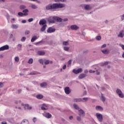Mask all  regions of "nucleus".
Here are the masks:
<instances>
[{"mask_svg":"<svg viewBox=\"0 0 124 124\" xmlns=\"http://www.w3.org/2000/svg\"><path fill=\"white\" fill-rule=\"evenodd\" d=\"M65 7V4L63 3H50L46 6V10H51V11H55L56 9H58V8H63Z\"/></svg>","mask_w":124,"mask_h":124,"instance_id":"nucleus-1","label":"nucleus"},{"mask_svg":"<svg viewBox=\"0 0 124 124\" xmlns=\"http://www.w3.org/2000/svg\"><path fill=\"white\" fill-rule=\"evenodd\" d=\"M116 93L119 96V97H120V98H124V94L121 89H117L116 90Z\"/></svg>","mask_w":124,"mask_h":124,"instance_id":"nucleus-2","label":"nucleus"},{"mask_svg":"<svg viewBox=\"0 0 124 124\" xmlns=\"http://www.w3.org/2000/svg\"><path fill=\"white\" fill-rule=\"evenodd\" d=\"M96 117L98 119V121L101 123L103 120V115L100 113H96Z\"/></svg>","mask_w":124,"mask_h":124,"instance_id":"nucleus-3","label":"nucleus"},{"mask_svg":"<svg viewBox=\"0 0 124 124\" xmlns=\"http://www.w3.org/2000/svg\"><path fill=\"white\" fill-rule=\"evenodd\" d=\"M72 72L75 74H79V73H82V72H83V69L81 68L77 70L74 69L73 70Z\"/></svg>","mask_w":124,"mask_h":124,"instance_id":"nucleus-4","label":"nucleus"},{"mask_svg":"<svg viewBox=\"0 0 124 124\" xmlns=\"http://www.w3.org/2000/svg\"><path fill=\"white\" fill-rule=\"evenodd\" d=\"M47 21L45 19H43L40 20L39 24L40 26H45L46 25Z\"/></svg>","mask_w":124,"mask_h":124,"instance_id":"nucleus-5","label":"nucleus"},{"mask_svg":"<svg viewBox=\"0 0 124 124\" xmlns=\"http://www.w3.org/2000/svg\"><path fill=\"white\" fill-rule=\"evenodd\" d=\"M9 46L7 45H6L0 47V51H5V50H9Z\"/></svg>","mask_w":124,"mask_h":124,"instance_id":"nucleus-6","label":"nucleus"},{"mask_svg":"<svg viewBox=\"0 0 124 124\" xmlns=\"http://www.w3.org/2000/svg\"><path fill=\"white\" fill-rule=\"evenodd\" d=\"M55 31H56V29L53 28V27H49L47 30L48 33H52V32H55Z\"/></svg>","mask_w":124,"mask_h":124,"instance_id":"nucleus-7","label":"nucleus"},{"mask_svg":"<svg viewBox=\"0 0 124 124\" xmlns=\"http://www.w3.org/2000/svg\"><path fill=\"white\" fill-rule=\"evenodd\" d=\"M70 29L72 31H77L79 30V27L76 25H73L70 26Z\"/></svg>","mask_w":124,"mask_h":124,"instance_id":"nucleus-8","label":"nucleus"},{"mask_svg":"<svg viewBox=\"0 0 124 124\" xmlns=\"http://www.w3.org/2000/svg\"><path fill=\"white\" fill-rule=\"evenodd\" d=\"M78 115L80 117H85V111L83 109H78Z\"/></svg>","mask_w":124,"mask_h":124,"instance_id":"nucleus-9","label":"nucleus"},{"mask_svg":"<svg viewBox=\"0 0 124 124\" xmlns=\"http://www.w3.org/2000/svg\"><path fill=\"white\" fill-rule=\"evenodd\" d=\"M64 92L66 94H69L71 93V90L69 87H66L64 88Z\"/></svg>","mask_w":124,"mask_h":124,"instance_id":"nucleus-10","label":"nucleus"},{"mask_svg":"<svg viewBox=\"0 0 124 124\" xmlns=\"http://www.w3.org/2000/svg\"><path fill=\"white\" fill-rule=\"evenodd\" d=\"M53 19L55 20V21H56V22H58L59 23H60V22H62V19L61 17H59L58 16H53Z\"/></svg>","mask_w":124,"mask_h":124,"instance_id":"nucleus-11","label":"nucleus"},{"mask_svg":"<svg viewBox=\"0 0 124 124\" xmlns=\"http://www.w3.org/2000/svg\"><path fill=\"white\" fill-rule=\"evenodd\" d=\"M101 52L103 54H105V55H108V54H109V53H110V50H109V49L107 48L106 49L102 50Z\"/></svg>","mask_w":124,"mask_h":124,"instance_id":"nucleus-12","label":"nucleus"},{"mask_svg":"<svg viewBox=\"0 0 124 124\" xmlns=\"http://www.w3.org/2000/svg\"><path fill=\"white\" fill-rule=\"evenodd\" d=\"M44 116L47 119H51L52 118V115L49 113H45L44 114Z\"/></svg>","mask_w":124,"mask_h":124,"instance_id":"nucleus-13","label":"nucleus"},{"mask_svg":"<svg viewBox=\"0 0 124 124\" xmlns=\"http://www.w3.org/2000/svg\"><path fill=\"white\" fill-rule=\"evenodd\" d=\"M74 102H84V100L82 99V98H75L73 99Z\"/></svg>","mask_w":124,"mask_h":124,"instance_id":"nucleus-14","label":"nucleus"},{"mask_svg":"<svg viewBox=\"0 0 124 124\" xmlns=\"http://www.w3.org/2000/svg\"><path fill=\"white\" fill-rule=\"evenodd\" d=\"M24 108L25 110H27V109H28V110H31V109L32 108H31V107H30V105H29V104L25 105Z\"/></svg>","mask_w":124,"mask_h":124,"instance_id":"nucleus-15","label":"nucleus"},{"mask_svg":"<svg viewBox=\"0 0 124 124\" xmlns=\"http://www.w3.org/2000/svg\"><path fill=\"white\" fill-rule=\"evenodd\" d=\"M84 9L85 10H91V9H92V7L89 4H86L84 5Z\"/></svg>","mask_w":124,"mask_h":124,"instance_id":"nucleus-16","label":"nucleus"},{"mask_svg":"<svg viewBox=\"0 0 124 124\" xmlns=\"http://www.w3.org/2000/svg\"><path fill=\"white\" fill-rule=\"evenodd\" d=\"M85 77H87V75L85 74H81L78 76V79H83Z\"/></svg>","mask_w":124,"mask_h":124,"instance_id":"nucleus-17","label":"nucleus"},{"mask_svg":"<svg viewBox=\"0 0 124 124\" xmlns=\"http://www.w3.org/2000/svg\"><path fill=\"white\" fill-rule=\"evenodd\" d=\"M95 109L98 111H103V108L100 106H97L95 107Z\"/></svg>","mask_w":124,"mask_h":124,"instance_id":"nucleus-18","label":"nucleus"},{"mask_svg":"<svg viewBox=\"0 0 124 124\" xmlns=\"http://www.w3.org/2000/svg\"><path fill=\"white\" fill-rule=\"evenodd\" d=\"M18 16H19L20 17H22V16H28V13H23L22 12H19L18 13Z\"/></svg>","mask_w":124,"mask_h":124,"instance_id":"nucleus-19","label":"nucleus"},{"mask_svg":"<svg viewBox=\"0 0 124 124\" xmlns=\"http://www.w3.org/2000/svg\"><path fill=\"white\" fill-rule=\"evenodd\" d=\"M48 22H49V23H50V24L54 23H55V19H54L53 17H49L48 19Z\"/></svg>","mask_w":124,"mask_h":124,"instance_id":"nucleus-20","label":"nucleus"},{"mask_svg":"<svg viewBox=\"0 0 124 124\" xmlns=\"http://www.w3.org/2000/svg\"><path fill=\"white\" fill-rule=\"evenodd\" d=\"M37 54L39 55V56H44L46 53L45 51H38L37 52Z\"/></svg>","mask_w":124,"mask_h":124,"instance_id":"nucleus-21","label":"nucleus"},{"mask_svg":"<svg viewBox=\"0 0 124 124\" xmlns=\"http://www.w3.org/2000/svg\"><path fill=\"white\" fill-rule=\"evenodd\" d=\"M46 28H47V25H43L42 28L40 29L41 31H45V30H46Z\"/></svg>","mask_w":124,"mask_h":124,"instance_id":"nucleus-22","label":"nucleus"},{"mask_svg":"<svg viewBox=\"0 0 124 124\" xmlns=\"http://www.w3.org/2000/svg\"><path fill=\"white\" fill-rule=\"evenodd\" d=\"M36 97L38 99H42L44 96L41 94H38V95H36Z\"/></svg>","mask_w":124,"mask_h":124,"instance_id":"nucleus-23","label":"nucleus"},{"mask_svg":"<svg viewBox=\"0 0 124 124\" xmlns=\"http://www.w3.org/2000/svg\"><path fill=\"white\" fill-rule=\"evenodd\" d=\"M101 100L103 102H105L106 100V98L105 96H104L103 94L102 93H101Z\"/></svg>","mask_w":124,"mask_h":124,"instance_id":"nucleus-24","label":"nucleus"},{"mask_svg":"<svg viewBox=\"0 0 124 124\" xmlns=\"http://www.w3.org/2000/svg\"><path fill=\"white\" fill-rule=\"evenodd\" d=\"M124 31H122L120 32L119 34L118 35L119 37H124Z\"/></svg>","mask_w":124,"mask_h":124,"instance_id":"nucleus-25","label":"nucleus"},{"mask_svg":"<svg viewBox=\"0 0 124 124\" xmlns=\"http://www.w3.org/2000/svg\"><path fill=\"white\" fill-rule=\"evenodd\" d=\"M40 74V73H38L36 71H33L29 74V75H37Z\"/></svg>","mask_w":124,"mask_h":124,"instance_id":"nucleus-26","label":"nucleus"},{"mask_svg":"<svg viewBox=\"0 0 124 124\" xmlns=\"http://www.w3.org/2000/svg\"><path fill=\"white\" fill-rule=\"evenodd\" d=\"M37 38H38L36 35L33 36L31 39V42H34V41H35V40H36V39H37Z\"/></svg>","mask_w":124,"mask_h":124,"instance_id":"nucleus-27","label":"nucleus"},{"mask_svg":"<svg viewBox=\"0 0 124 124\" xmlns=\"http://www.w3.org/2000/svg\"><path fill=\"white\" fill-rule=\"evenodd\" d=\"M73 107L76 109V110H79L80 108L79 107V106L77 105V104H74Z\"/></svg>","mask_w":124,"mask_h":124,"instance_id":"nucleus-28","label":"nucleus"},{"mask_svg":"<svg viewBox=\"0 0 124 124\" xmlns=\"http://www.w3.org/2000/svg\"><path fill=\"white\" fill-rule=\"evenodd\" d=\"M62 45H64V46H68V45H69V41H63Z\"/></svg>","mask_w":124,"mask_h":124,"instance_id":"nucleus-29","label":"nucleus"},{"mask_svg":"<svg viewBox=\"0 0 124 124\" xmlns=\"http://www.w3.org/2000/svg\"><path fill=\"white\" fill-rule=\"evenodd\" d=\"M40 87L43 88L44 87H47V82H44L40 84Z\"/></svg>","mask_w":124,"mask_h":124,"instance_id":"nucleus-30","label":"nucleus"},{"mask_svg":"<svg viewBox=\"0 0 124 124\" xmlns=\"http://www.w3.org/2000/svg\"><path fill=\"white\" fill-rule=\"evenodd\" d=\"M17 49L18 51H22V45L18 44L17 45Z\"/></svg>","mask_w":124,"mask_h":124,"instance_id":"nucleus-31","label":"nucleus"},{"mask_svg":"<svg viewBox=\"0 0 124 124\" xmlns=\"http://www.w3.org/2000/svg\"><path fill=\"white\" fill-rule=\"evenodd\" d=\"M28 62L29 63V64H32V63L33 62V59H32V58H30Z\"/></svg>","mask_w":124,"mask_h":124,"instance_id":"nucleus-32","label":"nucleus"},{"mask_svg":"<svg viewBox=\"0 0 124 124\" xmlns=\"http://www.w3.org/2000/svg\"><path fill=\"white\" fill-rule=\"evenodd\" d=\"M26 7L25 5H21L20 6V9H21V10H23V9H26Z\"/></svg>","mask_w":124,"mask_h":124,"instance_id":"nucleus-33","label":"nucleus"},{"mask_svg":"<svg viewBox=\"0 0 124 124\" xmlns=\"http://www.w3.org/2000/svg\"><path fill=\"white\" fill-rule=\"evenodd\" d=\"M44 62L45 64H46V65L49 64V60L45 59L44 60Z\"/></svg>","mask_w":124,"mask_h":124,"instance_id":"nucleus-34","label":"nucleus"},{"mask_svg":"<svg viewBox=\"0 0 124 124\" xmlns=\"http://www.w3.org/2000/svg\"><path fill=\"white\" fill-rule=\"evenodd\" d=\"M12 29H18V25L15 24H12L11 26Z\"/></svg>","mask_w":124,"mask_h":124,"instance_id":"nucleus-35","label":"nucleus"},{"mask_svg":"<svg viewBox=\"0 0 124 124\" xmlns=\"http://www.w3.org/2000/svg\"><path fill=\"white\" fill-rule=\"evenodd\" d=\"M63 50H64V51H66V52H68V51H69V47L64 46Z\"/></svg>","mask_w":124,"mask_h":124,"instance_id":"nucleus-36","label":"nucleus"},{"mask_svg":"<svg viewBox=\"0 0 124 124\" xmlns=\"http://www.w3.org/2000/svg\"><path fill=\"white\" fill-rule=\"evenodd\" d=\"M89 99V97H84L82 98V100H83V102H87Z\"/></svg>","mask_w":124,"mask_h":124,"instance_id":"nucleus-37","label":"nucleus"},{"mask_svg":"<svg viewBox=\"0 0 124 124\" xmlns=\"http://www.w3.org/2000/svg\"><path fill=\"white\" fill-rule=\"evenodd\" d=\"M31 8H32L33 9H37V8H38V7H37V6L34 5V4H32L31 5Z\"/></svg>","mask_w":124,"mask_h":124,"instance_id":"nucleus-38","label":"nucleus"},{"mask_svg":"<svg viewBox=\"0 0 124 124\" xmlns=\"http://www.w3.org/2000/svg\"><path fill=\"white\" fill-rule=\"evenodd\" d=\"M19 61H20V59H19L18 57H16L15 58V61L16 62L18 63L19 62Z\"/></svg>","mask_w":124,"mask_h":124,"instance_id":"nucleus-39","label":"nucleus"},{"mask_svg":"<svg viewBox=\"0 0 124 124\" xmlns=\"http://www.w3.org/2000/svg\"><path fill=\"white\" fill-rule=\"evenodd\" d=\"M26 39H27V38L26 37H22L21 39V42H25V41H26Z\"/></svg>","mask_w":124,"mask_h":124,"instance_id":"nucleus-40","label":"nucleus"},{"mask_svg":"<svg viewBox=\"0 0 124 124\" xmlns=\"http://www.w3.org/2000/svg\"><path fill=\"white\" fill-rule=\"evenodd\" d=\"M39 62L40 63H41V64H44V60H43V59H39Z\"/></svg>","mask_w":124,"mask_h":124,"instance_id":"nucleus-41","label":"nucleus"},{"mask_svg":"<svg viewBox=\"0 0 124 124\" xmlns=\"http://www.w3.org/2000/svg\"><path fill=\"white\" fill-rule=\"evenodd\" d=\"M77 120L78 121V122H81L82 121V119L81 118V116H77Z\"/></svg>","mask_w":124,"mask_h":124,"instance_id":"nucleus-42","label":"nucleus"},{"mask_svg":"<svg viewBox=\"0 0 124 124\" xmlns=\"http://www.w3.org/2000/svg\"><path fill=\"white\" fill-rule=\"evenodd\" d=\"M55 2H60L62 1V2H63L65 1V0H54Z\"/></svg>","mask_w":124,"mask_h":124,"instance_id":"nucleus-43","label":"nucleus"},{"mask_svg":"<svg viewBox=\"0 0 124 124\" xmlns=\"http://www.w3.org/2000/svg\"><path fill=\"white\" fill-rule=\"evenodd\" d=\"M30 33H31V32L29 30H27V31H25V34L26 35H28V34H30Z\"/></svg>","mask_w":124,"mask_h":124,"instance_id":"nucleus-44","label":"nucleus"},{"mask_svg":"<svg viewBox=\"0 0 124 124\" xmlns=\"http://www.w3.org/2000/svg\"><path fill=\"white\" fill-rule=\"evenodd\" d=\"M107 64H108V62H106L101 63V66H103V65H107Z\"/></svg>","mask_w":124,"mask_h":124,"instance_id":"nucleus-45","label":"nucleus"},{"mask_svg":"<svg viewBox=\"0 0 124 124\" xmlns=\"http://www.w3.org/2000/svg\"><path fill=\"white\" fill-rule=\"evenodd\" d=\"M96 40H100L101 39V36H97L96 37Z\"/></svg>","mask_w":124,"mask_h":124,"instance_id":"nucleus-46","label":"nucleus"},{"mask_svg":"<svg viewBox=\"0 0 124 124\" xmlns=\"http://www.w3.org/2000/svg\"><path fill=\"white\" fill-rule=\"evenodd\" d=\"M22 12H23V13H28V12H29V10L28 9H24L23 10Z\"/></svg>","mask_w":124,"mask_h":124,"instance_id":"nucleus-47","label":"nucleus"},{"mask_svg":"<svg viewBox=\"0 0 124 124\" xmlns=\"http://www.w3.org/2000/svg\"><path fill=\"white\" fill-rule=\"evenodd\" d=\"M32 121H33L34 124H35V122H36V121H37L36 118H35V117L33 118Z\"/></svg>","mask_w":124,"mask_h":124,"instance_id":"nucleus-48","label":"nucleus"},{"mask_svg":"<svg viewBox=\"0 0 124 124\" xmlns=\"http://www.w3.org/2000/svg\"><path fill=\"white\" fill-rule=\"evenodd\" d=\"M32 21H33V18H29L28 19V22H29V23H31V22H32Z\"/></svg>","mask_w":124,"mask_h":124,"instance_id":"nucleus-49","label":"nucleus"},{"mask_svg":"<svg viewBox=\"0 0 124 124\" xmlns=\"http://www.w3.org/2000/svg\"><path fill=\"white\" fill-rule=\"evenodd\" d=\"M121 20L124 21V14L122 16H121Z\"/></svg>","mask_w":124,"mask_h":124,"instance_id":"nucleus-50","label":"nucleus"},{"mask_svg":"<svg viewBox=\"0 0 124 124\" xmlns=\"http://www.w3.org/2000/svg\"><path fill=\"white\" fill-rule=\"evenodd\" d=\"M95 72V71H93L92 70H89V73H94Z\"/></svg>","mask_w":124,"mask_h":124,"instance_id":"nucleus-51","label":"nucleus"},{"mask_svg":"<svg viewBox=\"0 0 124 124\" xmlns=\"http://www.w3.org/2000/svg\"><path fill=\"white\" fill-rule=\"evenodd\" d=\"M96 74L97 75H99V74H100V72H99V71H98V70H96Z\"/></svg>","mask_w":124,"mask_h":124,"instance_id":"nucleus-52","label":"nucleus"},{"mask_svg":"<svg viewBox=\"0 0 124 124\" xmlns=\"http://www.w3.org/2000/svg\"><path fill=\"white\" fill-rule=\"evenodd\" d=\"M21 22L22 23V24H26V23H27V20H22Z\"/></svg>","mask_w":124,"mask_h":124,"instance_id":"nucleus-53","label":"nucleus"},{"mask_svg":"<svg viewBox=\"0 0 124 124\" xmlns=\"http://www.w3.org/2000/svg\"><path fill=\"white\" fill-rule=\"evenodd\" d=\"M120 47L122 48L123 50H124V45H120Z\"/></svg>","mask_w":124,"mask_h":124,"instance_id":"nucleus-54","label":"nucleus"},{"mask_svg":"<svg viewBox=\"0 0 124 124\" xmlns=\"http://www.w3.org/2000/svg\"><path fill=\"white\" fill-rule=\"evenodd\" d=\"M62 69H63L64 70V69H66V65H64L62 67Z\"/></svg>","mask_w":124,"mask_h":124,"instance_id":"nucleus-55","label":"nucleus"},{"mask_svg":"<svg viewBox=\"0 0 124 124\" xmlns=\"http://www.w3.org/2000/svg\"><path fill=\"white\" fill-rule=\"evenodd\" d=\"M106 44H104L102 46L101 48H105L106 47Z\"/></svg>","mask_w":124,"mask_h":124,"instance_id":"nucleus-56","label":"nucleus"},{"mask_svg":"<svg viewBox=\"0 0 124 124\" xmlns=\"http://www.w3.org/2000/svg\"><path fill=\"white\" fill-rule=\"evenodd\" d=\"M72 61L71 60H70L68 62V64H71V62H72Z\"/></svg>","mask_w":124,"mask_h":124,"instance_id":"nucleus-57","label":"nucleus"},{"mask_svg":"<svg viewBox=\"0 0 124 124\" xmlns=\"http://www.w3.org/2000/svg\"><path fill=\"white\" fill-rule=\"evenodd\" d=\"M42 110H47V108H45L44 107H41Z\"/></svg>","mask_w":124,"mask_h":124,"instance_id":"nucleus-58","label":"nucleus"},{"mask_svg":"<svg viewBox=\"0 0 124 124\" xmlns=\"http://www.w3.org/2000/svg\"><path fill=\"white\" fill-rule=\"evenodd\" d=\"M69 120H73V116H70L69 117Z\"/></svg>","mask_w":124,"mask_h":124,"instance_id":"nucleus-59","label":"nucleus"},{"mask_svg":"<svg viewBox=\"0 0 124 124\" xmlns=\"http://www.w3.org/2000/svg\"><path fill=\"white\" fill-rule=\"evenodd\" d=\"M9 38H10V39L13 38V34H10Z\"/></svg>","mask_w":124,"mask_h":124,"instance_id":"nucleus-60","label":"nucleus"},{"mask_svg":"<svg viewBox=\"0 0 124 124\" xmlns=\"http://www.w3.org/2000/svg\"><path fill=\"white\" fill-rule=\"evenodd\" d=\"M2 87H3V84L2 83L0 82V88H2Z\"/></svg>","mask_w":124,"mask_h":124,"instance_id":"nucleus-61","label":"nucleus"},{"mask_svg":"<svg viewBox=\"0 0 124 124\" xmlns=\"http://www.w3.org/2000/svg\"><path fill=\"white\" fill-rule=\"evenodd\" d=\"M1 124H7V123L5 121H3L1 122Z\"/></svg>","mask_w":124,"mask_h":124,"instance_id":"nucleus-62","label":"nucleus"},{"mask_svg":"<svg viewBox=\"0 0 124 124\" xmlns=\"http://www.w3.org/2000/svg\"><path fill=\"white\" fill-rule=\"evenodd\" d=\"M22 93V90L20 89L18 90V93Z\"/></svg>","mask_w":124,"mask_h":124,"instance_id":"nucleus-63","label":"nucleus"},{"mask_svg":"<svg viewBox=\"0 0 124 124\" xmlns=\"http://www.w3.org/2000/svg\"><path fill=\"white\" fill-rule=\"evenodd\" d=\"M83 95H87V91H84V92Z\"/></svg>","mask_w":124,"mask_h":124,"instance_id":"nucleus-64","label":"nucleus"}]
</instances>
